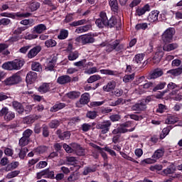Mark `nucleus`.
<instances>
[{
    "label": "nucleus",
    "mask_w": 182,
    "mask_h": 182,
    "mask_svg": "<svg viewBox=\"0 0 182 182\" xmlns=\"http://www.w3.org/2000/svg\"><path fill=\"white\" fill-rule=\"evenodd\" d=\"M98 28H114L117 25V19L114 16H112L109 19H107V14L106 12L101 11L100 14V18L95 21Z\"/></svg>",
    "instance_id": "obj_1"
},
{
    "label": "nucleus",
    "mask_w": 182,
    "mask_h": 182,
    "mask_svg": "<svg viewBox=\"0 0 182 182\" xmlns=\"http://www.w3.org/2000/svg\"><path fill=\"white\" fill-rule=\"evenodd\" d=\"M100 46L105 48V50H106L107 53H110V52H113V50H116V52H122V50H124V45L120 44V41L119 40L107 43L104 42L100 44Z\"/></svg>",
    "instance_id": "obj_2"
},
{
    "label": "nucleus",
    "mask_w": 182,
    "mask_h": 182,
    "mask_svg": "<svg viewBox=\"0 0 182 182\" xmlns=\"http://www.w3.org/2000/svg\"><path fill=\"white\" fill-rule=\"evenodd\" d=\"M163 156H164V149H157L152 155V158H148L143 161L146 164H154V163H156L159 159H161Z\"/></svg>",
    "instance_id": "obj_3"
},
{
    "label": "nucleus",
    "mask_w": 182,
    "mask_h": 182,
    "mask_svg": "<svg viewBox=\"0 0 182 182\" xmlns=\"http://www.w3.org/2000/svg\"><path fill=\"white\" fill-rule=\"evenodd\" d=\"M176 33V29L174 28H167L162 34V41L164 43H170L173 41V36Z\"/></svg>",
    "instance_id": "obj_4"
},
{
    "label": "nucleus",
    "mask_w": 182,
    "mask_h": 182,
    "mask_svg": "<svg viewBox=\"0 0 182 182\" xmlns=\"http://www.w3.org/2000/svg\"><path fill=\"white\" fill-rule=\"evenodd\" d=\"M4 117V119L6 122H11V120H14L15 117V112L12 111H9V109L6 107H4L0 110V117Z\"/></svg>",
    "instance_id": "obj_5"
},
{
    "label": "nucleus",
    "mask_w": 182,
    "mask_h": 182,
    "mask_svg": "<svg viewBox=\"0 0 182 182\" xmlns=\"http://www.w3.org/2000/svg\"><path fill=\"white\" fill-rule=\"evenodd\" d=\"M112 127V122L110 120H105L102 122H100L96 125V129L101 130L102 134H106Z\"/></svg>",
    "instance_id": "obj_6"
},
{
    "label": "nucleus",
    "mask_w": 182,
    "mask_h": 182,
    "mask_svg": "<svg viewBox=\"0 0 182 182\" xmlns=\"http://www.w3.org/2000/svg\"><path fill=\"white\" fill-rule=\"evenodd\" d=\"M90 102V94L85 92L82 94L78 101L76 102V107H83L85 105H87Z\"/></svg>",
    "instance_id": "obj_7"
},
{
    "label": "nucleus",
    "mask_w": 182,
    "mask_h": 182,
    "mask_svg": "<svg viewBox=\"0 0 182 182\" xmlns=\"http://www.w3.org/2000/svg\"><path fill=\"white\" fill-rule=\"evenodd\" d=\"M21 81V76L18 74H14L11 77L7 78L6 80H4L5 85L6 86H11L12 85H17Z\"/></svg>",
    "instance_id": "obj_8"
},
{
    "label": "nucleus",
    "mask_w": 182,
    "mask_h": 182,
    "mask_svg": "<svg viewBox=\"0 0 182 182\" xmlns=\"http://www.w3.org/2000/svg\"><path fill=\"white\" fill-rule=\"evenodd\" d=\"M12 106L14 110L18 113V114H23L25 113V107L22 103L18 101H13Z\"/></svg>",
    "instance_id": "obj_9"
},
{
    "label": "nucleus",
    "mask_w": 182,
    "mask_h": 182,
    "mask_svg": "<svg viewBox=\"0 0 182 182\" xmlns=\"http://www.w3.org/2000/svg\"><path fill=\"white\" fill-rule=\"evenodd\" d=\"M82 43V45H86L87 43H93L95 42V38L92 34H85L84 36H81L78 38Z\"/></svg>",
    "instance_id": "obj_10"
},
{
    "label": "nucleus",
    "mask_w": 182,
    "mask_h": 182,
    "mask_svg": "<svg viewBox=\"0 0 182 182\" xmlns=\"http://www.w3.org/2000/svg\"><path fill=\"white\" fill-rule=\"evenodd\" d=\"M163 75H164V72L161 68H156L149 73L148 79L150 80H151V79H157V77H161Z\"/></svg>",
    "instance_id": "obj_11"
},
{
    "label": "nucleus",
    "mask_w": 182,
    "mask_h": 182,
    "mask_svg": "<svg viewBox=\"0 0 182 182\" xmlns=\"http://www.w3.org/2000/svg\"><path fill=\"white\" fill-rule=\"evenodd\" d=\"M131 109L133 112H144V110L147 109V106L146 105V103H144V101H141L132 105Z\"/></svg>",
    "instance_id": "obj_12"
},
{
    "label": "nucleus",
    "mask_w": 182,
    "mask_h": 182,
    "mask_svg": "<svg viewBox=\"0 0 182 182\" xmlns=\"http://www.w3.org/2000/svg\"><path fill=\"white\" fill-rule=\"evenodd\" d=\"M37 79L38 73L33 71H30L29 73H28L26 75V81L28 83V85H32V83L35 82Z\"/></svg>",
    "instance_id": "obj_13"
},
{
    "label": "nucleus",
    "mask_w": 182,
    "mask_h": 182,
    "mask_svg": "<svg viewBox=\"0 0 182 182\" xmlns=\"http://www.w3.org/2000/svg\"><path fill=\"white\" fill-rule=\"evenodd\" d=\"M46 31H48V28L46 27V25L43 23H40L33 28V33H38V35H41V33H44V32H46Z\"/></svg>",
    "instance_id": "obj_14"
},
{
    "label": "nucleus",
    "mask_w": 182,
    "mask_h": 182,
    "mask_svg": "<svg viewBox=\"0 0 182 182\" xmlns=\"http://www.w3.org/2000/svg\"><path fill=\"white\" fill-rule=\"evenodd\" d=\"M70 82H72V77L68 75H61L57 79V83L59 85H68Z\"/></svg>",
    "instance_id": "obj_15"
},
{
    "label": "nucleus",
    "mask_w": 182,
    "mask_h": 182,
    "mask_svg": "<svg viewBox=\"0 0 182 182\" xmlns=\"http://www.w3.org/2000/svg\"><path fill=\"white\" fill-rule=\"evenodd\" d=\"M66 107V104L60 102H57L50 109L51 113H55L56 112H59V110H62V109H65Z\"/></svg>",
    "instance_id": "obj_16"
},
{
    "label": "nucleus",
    "mask_w": 182,
    "mask_h": 182,
    "mask_svg": "<svg viewBox=\"0 0 182 182\" xmlns=\"http://www.w3.org/2000/svg\"><path fill=\"white\" fill-rule=\"evenodd\" d=\"M178 48V43H172L167 44V43H165V44L163 46V50L165 52H171V50H174Z\"/></svg>",
    "instance_id": "obj_17"
},
{
    "label": "nucleus",
    "mask_w": 182,
    "mask_h": 182,
    "mask_svg": "<svg viewBox=\"0 0 182 182\" xmlns=\"http://www.w3.org/2000/svg\"><path fill=\"white\" fill-rule=\"evenodd\" d=\"M41 50H42V48H41V46H37L33 48L28 53V55H27L28 58L29 59H32L33 58H35V56H36V55H38V53H39V52H41Z\"/></svg>",
    "instance_id": "obj_18"
},
{
    "label": "nucleus",
    "mask_w": 182,
    "mask_h": 182,
    "mask_svg": "<svg viewBox=\"0 0 182 182\" xmlns=\"http://www.w3.org/2000/svg\"><path fill=\"white\" fill-rule=\"evenodd\" d=\"M159 14L160 12L157 10L152 11L148 16V21L149 22H156L159 19Z\"/></svg>",
    "instance_id": "obj_19"
},
{
    "label": "nucleus",
    "mask_w": 182,
    "mask_h": 182,
    "mask_svg": "<svg viewBox=\"0 0 182 182\" xmlns=\"http://www.w3.org/2000/svg\"><path fill=\"white\" fill-rule=\"evenodd\" d=\"M163 56H164V52L157 51L156 53H155L152 58L153 63L155 64L160 63V60H161V58H163Z\"/></svg>",
    "instance_id": "obj_20"
},
{
    "label": "nucleus",
    "mask_w": 182,
    "mask_h": 182,
    "mask_svg": "<svg viewBox=\"0 0 182 182\" xmlns=\"http://www.w3.org/2000/svg\"><path fill=\"white\" fill-rule=\"evenodd\" d=\"M24 64L25 61H23V60H13V70H19Z\"/></svg>",
    "instance_id": "obj_21"
},
{
    "label": "nucleus",
    "mask_w": 182,
    "mask_h": 182,
    "mask_svg": "<svg viewBox=\"0 0 182 182\" xmlns=\"http://www.w3.org/2000/svg\"><path fill=\"white\" fill-rule=\"evenodd\" d=\"M114 87H116V82L112 80L108 82L106 85L103 86V90L104 92H112V90H114Z\"/></svg>",
    "instance_id": "obj_22"
},
{
    "label": "nucleus",
    "mask_w": 182,
    "mask_h": 182,
    "mask_svg": "<svg viewBox=\"0 0 182 182\" xmlns=\"http://www.w3.org/2000/svg\"><path fill=\"white\" fill-rule=\"evenodd\" d=\"M27 5H28V8L31 9V12H35V11H38V9L41 8V3L38 1L28 2Z\"/></svg>",
    "instance_id": "obj_23"
},
{
    "label": "nucleus",
    "mask_w": 182,
    "mask_h": 182,
    "mask_svg": "<svg viewBox=\"0 0 182 182\" xmlns=\"http://www.w3.org/2000/svg\"><path fill=\"white\" fill-rule=\"evenodd\" d=\"M57 134L60 140H68V139H70V132H64L62 133L60 129L57 130Z\"/></svg>",
    "instance_id": "obj_24"
},
{
    "label": "nucleus",
    "mask_w": 182,
    "mask_h": 182,
    "mask_svg": "<svg viewBox=\"0 0 182 182\" xmlns=\"http://www.w3.org/2000/svg\"><path fill=\"white\" fill-rule=\"evenodd\" d=\"M91 28H92V25L90 24L80 26L75 29V33H84L85 32H87L88 31H90Z\"/></svg>",
    "instance_id": "obj_25"
},
{
    "label": "nucleus",
    "mask_w": 182,
    "mask_h": 182,
    "mask_svg": "<svg viewBox=\"0 0 182 182\" xmlns=\"http://www.w3.org/2000/svg\"><path fill=\"white\" fill-rule=\"evenodd\" d=\"M40 93H48L50 90V86L49 83L44 82L40 85L38 88Z\"/></svg>",
    "instance_id": "obj_26"
},
{
    "label": "nucleus",
    "mask_w": 182,
    "mask_h": 182,
    "mask_svg": "<svg viewBox=\"0 0 182 182\" xmlns=\"http://www.w3.org/2000/svg\"><path fill=\"white\" fill-rule=\"evenodd\" d=\"M80 92L79 91H71L66 94L67 97L71 100H75V99H79L80 97Z\"/></svg>",
    "instance_id": "obj_27"
},
{
    "label": "nucleus",
    "mask_w": 182,
    "mask_h": 182,
    "mask_svg": "<svg viewBox=\"0 0 182 182\" xmlns=\"http://www.w3.org/2000/svg\"><path fill=\"white\" fill-rule=\"evenodd\" d=\"M178 117L174 116V115H169L166 119L165 123L166 124H174L178 122Z\"/></svg>",
    "instance_id": "obj_28"
},
{
    "label": "nucleus",
    "mask_w": 182,
    "mask_h": 182,
    "mask_svg": "<svg viewBox=\"0 0 182 182\" xmlns=\"http://www.w3.org/2000/svg\"><path fill=\"white\" fill-rule=\"evenodd\" d=\"M167 73L174 77L180 76V75H182V68L180 67L178 68L171 69L168 70Z\"/></svg>",
    "instance_id": "obj_29"
},
{
    "label": "nucleus",
    "mask_w": 182,
    "mask_h": 182,
    "mask_svg": "<svg viewBox=\"0 0 182 182\" xmlns=\"http://www.w3.org/2000/svg\"><path fill=\"white\" fill-rule=\"evenodd\" d=\"M144 59V54H143V53H141V54L139 53V54H136V55L134 56V59H133V61H134L135 63L138 64V65H141V63H143Z\"/></svg>",
    "instance_id": "obj_30"
},
{
    "label": "nucleus",
    "mask_w": 182,
    "mask_h": 182,
    "mask_svg": "<svg viewBox=\"0 0 182 182\" xmlns=\"http://www.w3.org/2000/svg\"><path fill=\"white\" fill-rule=\"evenodd\" d=\"M175 171L176 166H174V164H171L168 168L163 170V173L164 174H165V176H168V174H173V173H174Z\"/></svg>",
    "instance_id": "obj_31"
},
{
    "label": "nucleus",
    "mask_w": 182,
    "mask_h": 182,
    "mask_svg": "<svg viewBox=\"0 0 182 182\" xmlns=\"http://www.w3.org/2000/svg\"><path fill=\"white\" fill-rule=\"evenodd\" d=\"M109 6L113 12L117 13V11H119V3H117V0H110Z\"/></svg>",
    "instance_id": "obj_32"
},
{
    "label": "nucleus",
    "mask_w": 182,
    "mask_h": 182,
    "mask_svg": "<svg viewBox=\"0 0 182 182\" xmlns=\"http://www.w3.org/2000/svg\"><path fill=\"white\" fill-rule=\"evenodd\" d=\"M68 36H69V31L65 29H61L59 35L58 36V38L60 41H63V39H66Z\"/></svg>",
    "instance_id": "obj_33"
},
{
    "label": "nucleus",
    "mask_w": 182,
    "mask_h": 182,
    "mask_svg": "<svg viewBox=\"0 0 182 182\" xmlns=\"http://www.w3.org/2000/svg\"><path fill=\"white\" fill-rule=\"evenodd\" d=\"M79 51L75 50V51H70L68 54V60H76L77 58H79Z\"/></svg>",
    "instance_id": "obj_34"
},
{
    "label": "nucleus",
    "mask_w": 182,
    "mask_h": 182,
    "mask_svg": "<svg viewBox=\"0 0 182 182\" xmlns=\"http://www.w3.org/2000/svg\"><path fill=\"white\" fill-rule=\"evenodd\" d=\"M31 69L34 72H42V65L38 62H33L31 64Z\"/></svg>",
    "instance_id": "obj_35"
},
{
    "label": "nucleus",
    "mask_w": 182,
    "mask_h": 182,
    "mask_svg": "<svg viewBox=\"0 0 182 182\" xmlns=\"http://www.w3.org/2000/svg\"><path fill=\"white\" fill-rule=\"evenodd\" d=\"M149 28L147 23H139L135 26L136 31H146Z\"/></svg>",
    "instance_id": "obj_36"
},
{
    "label": "nucleus",
    "mask_w": 182,
    "mask_h": 182,
    "mask_svg": "<svg viewBox=\"0 0 182 182\" xmlns=\"http://www.w3.org/2000/svg\"><path fill=\"white\" fill-rule=\"evenodd\" d=\"M87 22H89V21L86 19H81L79 21H75L72 22L70 23V26H80L82 25H86V23H87Z\"/></svg>",
    "instance_id": "obj_37"
},
{
    "label": "nucleus",
    "mask_w": 182,
    "mask_h": 182,
    "mask_svg": "<svg viewBox=\"0 0 182 182\" xmlns=\"http://www.w3.org/2000/svg\"><path fill=\"white\" fill-rule=\"evenodd\" d=\"M167 85L166 82H160L158 85H156L153 88V92H157V90H163Z\"/></svg>",
    "instance_id": "obj_38"
},
{
    "label": "nucleus",
    "mask_w": 182,
    "mask_h": 182,
    "mask_svg": "<svg viewBox=\"0 0 182 182\" xmlns=\"http://www.w3.org/2000/svg\"><path fill=\"white\" fill-rule=\"evenodd\" d=\"M58 45V43H56V41L53 39H48L45 41V46L46 48H55Z\"/></svg>",
    "instance_id": "obj_39"
},
{
    "label": "nucleus",
    "mask_w": 182,
    "mask_h": 182,
    "mask_svg": "<svg viewBox=\"0 0 182 182\" xmlns=\"http://www.w3.org/2000/svg\"><path fill=\"white\" fill-rule=\"evenodd\" d=\"M1 68L5 70H14L13 61L4 63L2 65Z\"/></svg>",
    "instance_id": "obj_40"
},
{
    "label": "nucleus",
    "mask_w": 182,
    "mask_h": 182,
    "mask_svg": "<svg viewBox=\"0 0 182 182\" xmlns=\"http://www.w3.org/2000/svg\"><path fill=\"white\" fill-rule=\"evenodd\" d=\"M31 139H28V138H25V136H22L19 139L18 144L21 147H25V146H28L29 144V141Z\"/></svg>",
    "instance_id": "obj_41"
},
{
    "label": "nucleus",
    "mask_w": 182,
    "mask_h": 182,
    "mask_svg": "<svg viewBox=\"0 0 182 182\" xmlns=\"http://www.w3.org/2000/svg\"><path fill=\"white\" fill-rule=\"evenodd\" d=\"M100 79H102V77H100V75H94L90 76L87 82V83H94V82H97V80H100Z\"/></svg>",
    "instance_id": "obj_42"
},
{
    "label": "nucleus",
    "mask_w": 182,
    "mask_h": 182,
    "mask_svg": "<svg viewBox=\"0 0 182 182\" xmlns=\"http://www.w3.org/2000/svg\"><path fill=\"white\" fill-rule=\"evenodd\" d=\"M170 130H171V127L170 126L166 128H164L161 133L160 139H164V137H166V136H167L170 133Z\"/></svg>",
    "instance_id": "obj_43"
},
{
    "label": "nucleus",
    "mask_w": 182,
    "mask_h": 182,
    "mask_svg": "<svg viewBox=\"0 0 182 182\" xmlns=\"http://www.w3.org/2000/svg\"><path fill=\"white\" fill-rule=\"evenodd\" d=\"M66 160L68 164H69L70 166H75V164H76L77 162V159H76V157L74 156H67Z\"/></svg>",
    "instance_id": "obj_44"
},
{
    "label": "nucleus",
    "mask_w": 182,
    "mask_h": 182,
    "mask_svg": "<svg viewBox=\"0 0 182 182\" xmlns=\"http://www.w3.org/2000/svg\"><path fill=\"white\" fill-rule=\"evenodd\" d=\"M21 173L19 171H13L6 176V178L11 179L14 178L15 177H17V176Z\"/></svg>",
    "instance_id": "obj_45"
},
{
    "label": "nucleus",
    "mask_w": 182,
    "mask_h": 182,
    "mask_svg": "<svg viewBox=\"0 0 182 182\" xmlns=\"http://www.w3.org/2000/svg\"><path fill=\"white\" fill-rule=\"evenodd\" d=\"M59 124H60V122L58 119L52 120L49 124L48 126L50 127V129H56L58 127Z\"/></svg>",
    "instance_id": "obj_46"
},
{
    "label": "nucleus",
    "mask_w": 182,
    "mask_h": 182,
    "mask_svg": "<svg viewBox=\"0 0 182 182\" xmlns=\"http://www.w3.org/2000/svg\"><path fill=\"white\" fill-rule=\"evenodd\" d=\"M151 87H154V82H147L146 83L144 84L143 85H141L139 87V89H151Z\"/></svg>",
    "instance_id": "obj_47"
},
{
    "label": "nucleus",
    "mask_w": 182,
    "mask_h": 182,
    "mask_svg": "<svg viewBox=\"0 0 182 182\" xmlns=\"http://www.w3.org/2000/svg\"><path fill=\"white\" fill-rule=\"evenodd\" d=\"M45 178H55V172L53 171H50L49 168L46 169V176Z\"/></svg>",
    "instance_id": "obj_48"
},
{
    "label": "nucleus",
    "mask_w": 182,
    "mask_h": 182,
    "mask_svg": "<svg viewBox=\"0 0 182 182\" xmlns=\"http://www.w3.org/2000/svg\"><path fill=\"white\" fill-rule=\"evenodd\" d=\"M86 117L88 119H95V117H97V112L96 111H89L86 114Z\"/></svg>",
    "instance_id": "obj_49"
},
{
    "label": "nucleus",
    "mask_w": 182,
    "mask_h": 182,
    "mask_svg": "<svg viewBox=\"0 0 182 182\" xmlns=\"http://www.w3.org/2000/svg\"><path fill=\"white\" fill-rule=\"evenodd\" d=\"M127 117L132 119V120H135L136 122H139V120H142L143 119V116L137 115L136 114H128Z\"/></svg>",
    "instance_id": "obj_50"
},
{
    "label": "nucleus",
    "mask_w": 182,
    "mask_h": 182,
    "mask_svg": "<svg viewBox=\"0 0 182 182\" xmlns=\"http://www.w3.org/2000/svg\"><path fill=\"white\" fill-rule=\"evenodd\" d=\"M134 80V74L127 75L123 78V82L125 83H129V82H132Z\"/></svg>",
    "instance_id": "obj_51"
},
{
    "label": "nucleus",
    "mask_w": 182,
    "mask_h": 182,
    "mask_svg": "<svg viewBox=\"0 0 182 182\" xmlns=\"http://www.w3.org/2000/svg\"><path fill=\"white\" fill-rule=\"evenodd\" d=\"M41 129L43 130V137H49V127L46 124H43Z\"/></svg>",
    "instance_id": "obj_52"
},
{
    "label": "nucleus",
    "mask_w": 182,
    "mask_h": 182,
    "mask_svg": "<svg viewBox=\"0 0 182 182\" xmlns=\"http://www.w3.org/2000/svg\"><path fill=\"white\" fill-rule=\"evenodd\" d=\"M38 36H38V34L36 33L29 34V33H26L24 39H26L28 41H32V39L38 38Z\"/></svg>",
    "instance_id": "obj_53"
},
{
    "label": "nucleus",
    "mask_w": 182,
    "mask_h": 182,
    "mask_svg": "<svg viewBox=\"0 0 182 182\" xmlns=\"http://www.w3.org/2000/svg\"><path fill=\"white\" fill-rule=\"evenodd\" d=\"M100 73L102 75H108L109 76H114L116 72L111 70H100Z\"/></svg>",
    "instance_id": "obj_54"
},
{
    "label": "nucleus",
    "mask_w": 182,
    "mask_h": 182,
    "mask_svg": "<svg viewBox=\"0 0 182 182\" xmlns=\"http://www.w3.org/2000/svg\"><path fill=\"white\" fill-rule=\"evenodd\" d=\"M33 133V131L32 129H26L23 132V137H25L26 139H28V140H31V136H32V134Z\"/></svg>",
    "instance_id": "obj_55"
},
{
    "label": "nucleus",
    "mask_w": 182,
    "mask_h": 182,
    "mask_svg": "<svg viewBox=\"0 0 182 182\" xmlns=\"http://www.w3.org/2000/svg\"><path fill=\"white\" fill-rule=\"evenodd\" d=\"M53 68H55V60H51L48 61V63L46 67V70L52 71L53 70Z\"/></svg>",
    "instance_id": "obj_56"
},
{
    "label": "nucleus",
    "mask_w": 182,
    "mask_h": 182,
    "mask_svg": "<svg viewBox=\"0 0 182 182\" xmlns=\"http://www.w3.org/2000/svg\"><path fill=\"white\" fill-rule=\"evenodd\" d=\"M96 171V168L93 167H85L83 171L84 176H87L90 173H95Z\"/></svg>",
    "instance_id": "obj_57"
},
{
    "label": "nucleus",
    "mask_w": 182,
    "mask_h": 182,
    "mask_svg": "<svg viewBox=\"0 0 182 182\" xmlns=\"http://www.w3.org/2000/svg\"><path fill=\"white\" fill-rule=\"evenodd\" d=\"M46 166H48V162L45 161H41L36 165V168L41 170V168H45Z\"/></svg>",
    "instance_id": "obj_58"
},
{
    "label": "nucleus",
    "mask_w": 182,
    "mask_h": 182,
    "mask_svg": "<svg viewBox=\"0 0 182 182\" xmlns=\"http://www.w3.org/2000/svg\"><path fill=\"white\" fill-rule=\"evenodd\" d=\"M46 150H48L46 146H38L34 150V151L38 154H43Z\"/></svg>",
    "instance_id": "obj_59"
},
{
    "label": "nucleus",
    "mask_w": 182,
    "mask_h": 182,
    "mask_svg": "<svg viewBox=\"0 0 182 182\" xmlns=\"http://www.w3.org/2000/svg\"><path fill=\"white\" fill-rule=\"evenodd\" d=\"M77 180V173H75V172H73L68 178V182H75Z\"/></svg>",
    "instance_id": "obj_60"
},
{
    "label": "nucleus",
    "mask_w": 182,
    "mask_h": 182,
    "mask_svg": "<svg viewBox=\"0 0 182 182\" xmlns=\"http://www.w3.org/2000/svg\"><path fill=\"white\" fill-rule=\"evenodd\" d=\"M176 87H178V85H177L176 83L171 82L167 85V90L168 92H170V90H174V89H176Z\"/></svg>",
    "instance_id": "obj_61"
},
{
    "label": "nucleus",
    "mask_w": 182,
    "mask_h": 182,
    "mask_svg": "<svg viewBox=\"0 0 182 182\" xmlns=\"http://www.w3.org/2000/svg\"><path fill=\"white\" fill-rule=\"evenodd\" d=\"M27 151H28V148H24L20 151L18 156L19 158L21 159V160H23V159H25Z\"/></svg>",
    "instance_id": "obj_62"
},
{
    "label": "nucleus",
    "mask_w": 182,
    "mask_h": 182,
    "mask_svg": "<svg viewBox=\"0 0 182 182\" xmlns=\"http://www.w3.org/2000/svg\"><path fill=\"white\" fill-rule=\"evenodd\" d=\"M90 129H92V125L90 124H83L82 125V132H89V130H90Z\"/></svg>",
    "instance_id": "obj_63"
},
{
    "label": "nucleus",
    "mask_w": 182,
    "mask_h": 182,
    "mask_svg": "<svg viewBox=\"0 0 182 182\" xmlns=\"http://www.w3.org/2000/svg\"><path fill=\"white\" fill-rule=\"evenodd\" d=\"M112 122H119L122 119V117L119 114H112L109 117Z\"/></svg>",
    "instance_id": "obj_64"
}]
</instances>
